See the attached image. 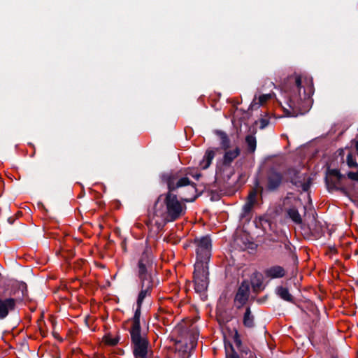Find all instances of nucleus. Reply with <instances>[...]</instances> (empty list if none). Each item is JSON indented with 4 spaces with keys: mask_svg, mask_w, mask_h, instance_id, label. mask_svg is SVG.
Wrapping results in <instances>:
<instances>
[{
    "mask_svg": "<svg viewBox=\"0 0 358 358\" xmlns=\"http://www.w3.org/2000/svg\"><path fill=\"white\" fill-rule=\"evenodd\" d=\"M185 210V204L180 201L176 194L169 190L166 194H161L155 202L154 217L159 218L155 220V222L175 221L183 215Z\"/></svg>",
    "mask_w": 358,
    "mask_h": 358,
    "instance_id": "obj_1",
    "label": "nucleus"
},
{
    "mask_svg": "<svg viewBox=\"0 0 358 358\" xmlns=\"http://www.w3.org/2000/svg\"><path fill=\"white\" fill-rule=\"evenodd\" d=\"M152 258L151 253L145 250L141 255L138 263V274L141 280V290L137 299V308L135 311L132 322H140L141 309L143 301L149 294L153 286L152 281Z\"/></svg>",
    "mask_w": 358,
    "mask_h": 358,
    "instance_id": "obj_2",
    "label": "nucleus"
},
{
    "mask_svg": "<svg viewBox=\"0 0 358 358\" xmlns=\"http://www.w3.org/2000/svg\"><path fill=\"white\" fill-rule=\"evenodd\" d=\"M289 80L294 81V85L285 92L288 104L292 109H300L303 103H310L314 93L313 82L311 78L295 76Z\"/></svg>",
    "mask_w": 358,
    "mask_h": 358,
    "instance_id": "obj_3",
    "label": "nucleus"
},
{
    "mask_svg": "<svg viewBox=\"0 0 358 358\" xmlns=\"http://www.w3.org/2000/svg\"><path fill=\"white\" fill-rule=\"evenodd\" d=\"M130 334L135 358H148L149 342L147 338L141 334L140 322L131 321Z\"/></svg>",
    "mask_w": 358,
    "mask_h": 358,
    "instance_id": "obj_4",
    "label": "nucleus"
},
{
    "mask_svg": "<svg viewBox=\"0 0 358 358\" xmlns=\"http://www.w3.org/2000/svg\"><path fill=\"white\" fill-rule=\"evenodd\" d=\"M162 180L167 185L169 190L171 192L184 186H189L192 192L196 190L194 183L191 182L187 177V173L185 174L182 171L163 174Z\"/></svg>",
    "mask_w": 358,
    "mask_h": 358,
    "instance_id": "obj_5",
    "label": "nucleus"
},
{
    "mask_svg": "<svg viewBox=\"0 0 358 358\" xmlns=\"http://www.w3.org/2000/svg\"><path fill=\"white\" fill-rule=\"evenodd\" d=\"M196 244V262H201L203 266H208V262L211 255V240L208 236H203L195 239Z\"/></svg>",
    "mask_w": 358,
    "mask_h": 358,
    "instance_id": "obj_6",
    "label": "nucleus"
},
{
    "mask_svg": "<svg viewBox=\"0 0 358 358\" xmlns=\"http://www.w3.org/2000/svg\"><path fill=\"white\" fill-rule=\"evenodd\" d=\"M208 267L202 263H195L194 272V289L196 292H203L208 285Z\"/></svg>",
    "mask_w": 358,
    "mask_h": 358,
    "instance_id": "obj_7",
    "label": "nucleus"
},
{
    "mask_svg": "<svg viewBox=\"0 0 358 358\" xmlns=\"http://www.w3.org/2000/svg\"><path fill=\"white\" fill-rule=\"evenodd\" d=\"M250 287L248 283L243 282L239 287L235 296V303L238 308L243 306L248 301L249 297Z\"/></svg>",
    "mask_w": 358,
    "mask_h": 358,
    "instance_id": "obj_8",
    "label": "nucleus"
},
{
    "mask_svg": "<svg viewBox=\"0 0 358 358\" xmlns=\"http://www.w3.org/2000/svg\"><path fill=\"white\" fill-rule=\"evenodd\" d=\"M15 306V301L12 298H0V320L4 319Z\"/></svg>",
    "mask_w": 358,
    "mask_h": 358,
    "instance_id": "obj_9",
    "label": "nucleus"
},
{
    "mask_svg": "<svg viewBox=\"0 0 358 358\" xmlns=\"http://www.w3.org/2000/svg\"><path fill=\"white\" fill-rule=\"evenodd\" d=\"M282 180V176L280 173L273 170L271 171L268 175L267 188L271 191L276 189L281 184Z\"/></svg>",
    "mask_w": 358,
    "mask_h": 358,
    "instance_id": "obj_10",
    "label": "nucleus"
},
{
    "mask_svg": "<svg viewBox=\"0 0 358 358\" xmlns=\"http://www.w3.org/2000/svg\"><path fill=\"white\" fill-rule=\"evenodd\" d=\"M288 174L289 176L290 181L294 184L296 186L301 187L302 189L306 191L308 188V185L305 182V178L300 175L299 173H298L294 169L289 170Z\"/></svg>",
    "mask_w": 358,
    "mask_h": 358,
    "instance_id": "obj_11",
    "label": "nucleus"
},
{
    "mask_svg": "<svg viewBox=\"0 0 358 358\" xmlns=\"http://www.w3.org/2000/svg\"><path fill=\"white\" fill-rule=\"evenodd\" d=\"M218 150L219 148H209L206 151L203 159L199 163L201 169H206L210 166L215 156L216 152Z\"/></svg>",
    "mask_w": 358,
    "mask_h": 358,
    "instance_id": "obj_12",
    "label": "nucleus"
},
{
    "mask_svg": "<svg viewBox=\"0 0 358 358\" xmlns=\"http://www.w3.org/2000/svg\"><path fill=\"white\" fill-rule=\"evenodd\" d=\"M265 275L271 278H280L285 275V271L282 266H273L265 271Z\"/></svg>",
    "mask_w": 358,
    "mask_h": 358,
    "instance_id": "obj_13",
    "label": "nucleus"
},
{
    "mask_svg": "<svg viewBox=\"0 0 358 358\" xmlns=\"http://www.w3.org/2000/svg\"><path fill=\"white\" fill-rule=\"evenodd\" d=\"M272 97L271 94H262L257 97L255 96L254 99L252 100L250 108L252 109H256L258 108L259 106L264 105L266 102H267L268 100H270Z\"/></svg>",
    "mask_w": 358,
    "mask_h": 358,
    "instance_id": "obj_14",
    "label": "nucleus"
},
{
    "mask_svg": "<svg viewBox=\"0 0 358 358\" xmlns=\"http://www.w3.org/2000/svg\"><path fill=\"white\" fill-rule=\"evenodd\" d=\"M240 154V149L236 147L233 150H225L223 162L224 164H231Z\"/></svg>",
    "mask_w": 358,
    "mask_h": 358,
    "instance_id": "obj_15",
    "label": "nucleus"
},
{
    "mask_svg": "<svg viewBox=\"0 0 358 358\" xmlns=\"http://www.w3.org/2000/svg\"><path fill=\"white\" fill-rule=\"evenodd\" d=\"M243 324L245 327L252 328L254 327V316L251 313L250 308H246L245 313L243 316Z\"/></svg>",
    "mask_w": 358,
    "mask_h": 358,
    "instance_id": "obj_16",
    "label": "nucleus"
},
{
    "mask_svg": "<svg viewBox=\"0 0 358 358\" xmlns=\"http://www.w3.org/2000/svg\"><path fill=\"white\" fill-rule=\"evenodd\" d=\"M216 134L220 137L221 148L227 150L230 145V141L227 134L222 131H217Z\"/></svg>",
    "mask_w": 358,
    "mask_h": 358,
    "instance_id": "obj_17",
    "label": "nucleus"
},
{
    "mask_svg": "<svg viewBox=\"0 0 358 358\" xmlns=\"http://www.w3.org/2000/svg\"><path fill=\"white\" fill-rule=\"evenodd\" d=\"M277 294L283 300L287 301H292V296L289 294V290L283 287H278L276 289Z\"/></svg>",
    "mask_w": 358,
    "mask_h": 358,
    "instance_id": "obj_18",
    "label": "nucleus"
},
{
    "mask_svg": "<svg viewBox=\"0 0 358 358\" xmlns=\"http://www.w3.org/2000/svg\"><path fill=\"white\" fill-rule=\"evenodd\" d=\"M287 214H288L289 217L292 219V220L293 222H294L296 224L301 223L302 220H301V215L296 208H289L287 210Z\"/></svg>",
    "mask_w": 358,
    "mask_h": 358,
    "instance_id": "obj_19",
    "label": "nucleus"
},
{
    "mask_svg": "<svg viewBox=\"0 0 358 358\" xmlns=\"http://www.w3.org/2000/svg\"><path fill=\"white\" fill-rule=\"evenodd\" d=\"M331 177H335L337 180H340L341 174L336 169H333L329 171V176L327 178V183L329 187L334 188L336 187V184H330Z\"/></svg>",
    "mask_w": 358,
    "mask_h": 358,
    "instance_id": "obj_20",
    "label": "nucleus"
},
{
    "mask_svg": "<svg viewBox=\"0 0 358 358\" xmlns=\"http://www.w3.org/2000/svg\"><path fill=\"white\" fill-rule=\"evenodd\" d=\"M245 142L250 152H254L256 149V138L252 135H248L245 138Z\"/></svg>",
    "mask_w": 358,
    "mask_h": 358,
    "instance_id": "obj_21",
    "label": "nucleus"
},
{
    "mask_svg": "<svg viewBox=\"0 0 358 358\" xmlns=\"http://www.w3.org/2000/svg\"><path fill=\"white\" fill-rule=\"evenodd\" d=\"M233 339H234V342L235 343V344L236 345L237 347H240L241 345L242 342H241V340L240 338V335L237 330L234 331Z\"/></svg>",
    "mask_w": 358,
    "mask_h": 358,
    "instance_id": "obj_22",
    "label": "nucleus"
},
{
    "mask_svg": "<svg viewBox=\"0 0 358 358\" xmlns=\"http://www.w3.org/2000/svg\"><path fill=\"white\" fill-rule=\"evenodd\" d=\"M256 197H257V192L256 190H252L248 196L247 201L250 202L253 204H255L256 201Z\"/></svg>",
    "mask_w": 358,
    "mask_h": 358,
    "instance_id": "obj_23",
    "label": "nucleus"
},
{
    "mask_svg": "<svg viewBox=\"0 0 358 358\" xmlns=\"http://www.w3.org/2000/svg\"><path fill=\"white\" fill-rule=\"evenodd\" d=\"M105 341L107 344L110 345H115L118 343L117 338H110V336H106L105 338Z\"/></svg>",
    "mask_w": 358,
    "mask_h": 358,
    "instance_id": "obj_24",
    "label": "nucleus"
},
{
    "mask_svg": "<svg viewBox=\"0 0 358 358\" xmlns=\"http://www.w3.org/2000/svg\"><path fill=\"white\" fill-rule=\"evenodd\" d=\"M347 163L350 167H354L357 165L355 159L352 158L350 154H349L347 157Z\"/></svg>",
    "mask_w": 358,
    "mask_h": 358,
    "instance_id": "obj_25",
    "label": "nucleus"
},
{
    "mask_svg": "<svg viewBox=\"0 0 358 358\" xmlns=\"http://www.w3.org/2000/svg\"><path fill=\"white\" fill-rule=\"evenodd\" d=\"M348 177L352 180L358 181V170L356 172H348Z\"/></svg>",
    "mask_w": 358,
    "mask_h": 358,
    "instance_id": "obj_26",
    "label": "nucleus"
},
{
    "mask_svg": "<svg viewBox=\"0 0 358 358\" xmlns=\"http://www.w3.org/2000/svg\"><path fill=\"white\" fill-rule=\"evenodd\" d=\"M253 205H254L253 203L246 201V203H245V205L243 207L244 212L245 213L250 212V210L252 209Z\"/></svg>",
    "mask_w": 358,
    "mask_h": 358,
    "instance_id": "obj_27",
    "label": "nucleus"
},
{
    "mask_svg": "<svg viewBox=\"0 0 358 358\" xmlns=\"http://www.w3.org/2000/svg\"><path fill=\"white\" fill-rule=\"evenodd\" d=\"M259 128L264 129L268 124V121L266 119H261L259 121Z\"/></svg>",
    "mask_w": 358,
    "mask_h": 358,
    "instance_id": "obj_28",
    "label": "nucleus"
},
{
    "mask_svg": "<svg viewBox=\"0 0 358 358\" xmlns=\"http://www.w3.org/2000/svg\"><path fill=\"white\" fill-rule=\"evenodd\" d=\"M176 343H185V345H187L186 341H183L182 339H180V340L176 341Z\"/></svg>",
    "mask_w": 358,
    "mask_h": 358,
    "instance_id": "obj_29",
    "label": "nucleus"
},
{
    "mask_svg": "<svg viewBox=\"0 0 358 358\" xmlns=\"http://www.w3.org/2000/svg\"><path fill=\"white\" fill-rule=\"evenodd\" d=\"M229 358H239V357L236 354H233Z\"/></svg>",
    "mask_w": 358,
    "mask_h": 358,
    "instance_id": "obj_30",
    "label": "nucleus"
},
{
    "mask_svg": "<svg viewBox=\"0 0 358 358\" xmlns=\"http://www.w3.org/2000/svg\"><path fill=\"white\" fill-rule=\"evenodd\" d=\"M194 199V197H193V198H190V199H185V200L186 201H192Z\"/></svg>",
    "mask_w": 358,
    "mask_h": 358,
    "instance_id": "obj_31",
    "label": "nucleus"
},
{
    "mask_svg": "<svg viewBox=\"0 0 358 358\" xmlns=\"http://www.w3.org/2000/svg\"><path fill=\"white\" fill-rule=\"evenodd\" d=\"M355 147H356V149L358 150V141L356 143Z\"/></svg>",
    "mask_w": 358,
    "mask_h": 358,
    "instance_id": "obj_32",
    "label": "nucleus"
},
{
    "mask_svg": "<svg viewBox=\"0 0 358 358\" xmlns=\"http://www.w3.org/2000/svg\"><path fill=\"white\" fill-rule=\"evenodd\" d=\"M194 341H191V345H194Z\"/></svg>",
    "mask_w": 358,
    "mask_h": 358,
    "instance_id": "obj_33",
    "label": "nucleus"
}]
</instances>
